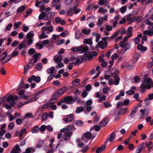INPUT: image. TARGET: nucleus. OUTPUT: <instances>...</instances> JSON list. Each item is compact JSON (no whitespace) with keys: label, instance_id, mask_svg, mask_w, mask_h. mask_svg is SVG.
I'll use <instances>...</instances> for the list:
<instances>
[{"label":"nucleus","instance_id":"1","mask_svg":"<svg viewBox=\"0 0 153 153\" xmlns=\"http://www.w3.org/2000/svg\"><path fill=\"white\" fill-rule=\"evenodd\" d=\"M79 47L80 48L79 53H85L84 54V56L85 58V60L90 61L93 58L94 56H96L97 54V53L96 52L90 53L89 51H88L89 48L87 46H81Z\"/></svg>","mask_w":153,"mask_h":153},{"label":"nucleus","instance_id":"2","mask_svg":"<svg viewBox=\"0 0 153 153\" xmlns=\"http://www.w3.org/2000/svg\"><path fill=\"white\" fill-rule=\"evenodd\" d=\"M152 84V80L150 78L147 79H145L143 83L142 84L141 86H144L147 89H150L151 87Z\"/></svg>","mask_w":153,"mask_h":153},{"label":"nucleus","instance_id":"3","mask_svg":"<svg viewBox=\"0 0 153 153\" xmlns=\"http://www.w3.org/2000/svg\"><path fill=\"white\" fill-rule=\"evenodd\" d=\"M96 135V133L92 134L90 132H87L83 135V136L82 138V140L84 141V137L88 140H90L94 138Z\"/></svg>","mask_w":153,"mask_h":153},{"label":"nucleus","instance_id":"4","mask_svg":"<svg viewBox=\"0 0 153 153\" xmlns=\"http://www.w3.org/2000/svg\"><path fill=\"white\" fill-rule=\"evenodd\" d=\"M53 27L52 25H50L49 27H43L41 30V31L45 32V33L49 34L53 32Z\"/></svg>","mask_w":153,"mask_h":153},{"label":"nucleus","instance_id":"5","mask_svg":"<svg viewBox=\"0 0 153 153\" xmlns=\"http://www.w3.org/2000/svg\"><path fill=\"white\" fill-rule=\"evenodd\" d=\"M64 134L63 136V138L65 141L69 140L72 134V132L71 131H65Z\"/></svg>","mask_w":153,"mask_h":153},{"label":"nucleus","instance_id":"6","mask_svg":"<svg viewBox=\"0 0 153 153\" xmlns=\"http://www.w3.org/2000/svg\"><path fill=\"white\" fill-rule=\"evenodd\" d=\"M115 132L116 131L114 132L107 137L105 142V145H106L108 141L111 142L114 140L115 137Z\"/></svg>","mask_w":153,"mask_h":153},{"label":"nucleus","instance_id":"7","mask_svg":"<svg viewBox=\"0 0 153 153\" xmlns=\"http://www.w3.org/2000/svg\"><path fill=\"white\" fill-rule=\"evenodd\" d=\"M147 145L146 143H143L139 146L136 150V153H140L146 147Z\"/></svg>","mask_w":153,"mask_h":153},{"label":"nucleus","instance_id":"8","mask_svg":"<svg viewBox=\"0 0 153 153\" xmlns=\"http://www.w3.org/2000/svg\"><path fill=\"white\" fill-rule=\"evenodd\" d=\"M74 116L73 114H71L69 115H68L66 118H63V119L65 123H67L68 122H70L72 120L74 119Z\"/></svg>","mask_w":153,"mask_h":153},{"label":"nucleus","instance_id":"9","mask_svg":"<svg viewBox=\"0 0 153 153\" xmlns=\"http://www.w3.org/2000/svg\"><path fill=\"white\" fill-rule=\"evenodd\" d=\"M63 100L67 104H70L72 101L74 100L72 96L66 97L64 98Z\"/></svg>","mask_w":153,"mask_h":153},{"label":"nucleus","instance_id":"10","mask_svg":"<svg viewBox=\"0 0 153 153\" xmlns=\"http://www.w3.org/2000/svg\"><path fill=\"white\" fill-rule=\"evenodd\" d=\"M122 47H123V49L124 50V51L123 52H122V51H121L120 53L121 54H123L125 52L130 48L131 45L129 42H128L126 44H125V43H124V44ZM123 50L122 49V51Z\"/></svg>","mask_w":153,"mask_h":153},{"label":"nucleus","instance_id":"11","mask_svg":"<svg viewBox=\"0 0 153 153\" xmlns=\"http://www.w3.org/2000/svg\"><path fill=\"white\" fill-rule=\"evenodd\" d=\"M55 15V13L53 12H50L47 13H45L46 16L45 17V20H49L53 18Z\"/></svg>","mask_w":153,"mask_h":153},{"label":"nucleus","instance_id":"12","mask_svg":"<svg viewBox=\"0 0 153 153\" xmlns=\"http://www.w3.org/2000/svg\"><path fill=\"white\" fill-rule=\"evenodd\" d=\"M97 45L102 49H103L107 46V42H103L102 41H100L98 42Z\"/></svg>","mask_w":153,"mask_h":153},{"label":"nucleus","instance_id":"13","mask_svg":"<svg viewBox=\"0 0 153 153\" xmlns=\"http://www.w3.org/2000/svg\"><path fill=\"white\" fill-rule=\"evenodd\" d=\"M140 112L141 113V115L143 117H141V118H143L144 117L146 116L148 114V109L145 108L143 109H140Z\"/></svg>","mask_w":153,"mask_h":153},{"label":"nucleus","instance_id":"14","mask_svg":"<svg viewBox=\"0 0 153 153\" xmlns=\"http://www.w3.org/2000/svg\"><path fill=\"white\" fill-rule=\"evenodd\" d=\"M55 22L56 23H60L62 25H65L66 22L64 20H62L59 17H57L56 18Z\"/></svg>","mask_w":153,"mask_h":153},{"label":"nucleus","instance_id":"15","mask_svg":"<svg viewBox=\"0 0 153 153\" xmlns=\"http://www.w3.org/2000/svg\"><path fill=\"white\" fill-rule=\"evenodd\" d=\"M18 98V96L16 95L13 96L12 95L9 96L7 99V101L8 102H10L11 100L14 101L16 100Z\"/></svg>","mask_w":153,"mask_h":153},{"label":"nucleus","instance_id":"16","mask_svg":"<svg viewBox=\"0 0 153 153\" xmlns=\"http://www.w3.org/2000/svg\"><path fill=\"white\" fill-rule=\"evenodd\" d=\"M108 122V119L106 118H104L102 120V121L100 123L99 125L100 127H103L106 125Z\"/></svg>","mask_w":153,"mask_h":153},{"label":"nucleus","instance_id":"17","mask_svg":"<svg viewBox=\"0 0 153 153\" xmlns=\"http://www.w3.org/2000/svg\"><path fill=\"white\" fill-rule=\"evenodd\" d=\"M62 56L61 55L58 56L56 55L54 57V60L56 64L59 63L62 61Z\"/></svg>","mask_w":153,"mask_h":153},{"label":"nucleus","instance_id":"18","mask_svg":"<svg viewBox=\"0 0 153 153\" xmlns=\"http://www.w3.org/2000/svg\"><path fill=\"white\" fill-rule=\"evenodd\" d=\"M74 126L72 125H70L68 126L66 128H64L60 130L62 132H64L66 131H68V130H71L73 129Z\"/></svg>","mask_w":153,"mask_h":153},{"label":"nucleus","instance_id":"19","mask_svg":"<svg viewBox=\"0 0 153 153\" xmlns=\"http://www.w3.org/2000/svg\"><path fill=\"white\" fill-rule=\"evenodd\" d=\"M76 8L75 6H74L73 7L70 8L69 10H68L67 13L68 15L70 16H71L75 13V10Z\"/></svg>","mask_w":153,"mask_h":153},{"label":"nucleus","instance_id":"20","mask_svg":"<svg viewBox=\"0 0 153 153\" xmlns=\"http://www.w3.org/2000/svg\"><path fill=\"white\" fill-rule=\"evenodd\" d=\"M59 96H60L59 95L57 92H56L53 94L50 99V100L51 101H54L53 102H56L57 100V98Z\"/></svg>","mask_w":153,"mask_h":153},{"label":"nucleus","instance_id":"21","mask_svg":"<svg viewBox=\"0 0 153 153\" xmlns=\"http://www.w3.org/2000/svg\"><path fill=\"white\" fill-rule=\"evenodd\" d=\"M99 61L101 62V65L103 67H105L107 65V63L106 61H105L103 58L100 57Z\"/></svg>","mask_w":153,"mask_h":153},{"label":"nucleus","instance_id":"22","mask_svg":"<svg viewBox=\"0 0 153 153\" xmlns=\"http://www.w3.org/2000/svg\"><path fill=\"white\" fill-rule=\"evenodd\" d=\"M106 145H105V143L104 145L102 146L101 147H98L96 151V153H99L101 152L105 149Z\"/></svg>","mask_w":153,"mask_h":153},{"label":"nucleus","instance_id":"23","mask_svg":"<svg viewBox=\"0 0 153 153\" xmlns=\"http://www.w3.org/2000/svg\"><path fill=\"white\" fill-rule=\"evenodd\" d=\"M114 78L115 80V82L114 83V84L116 85H117L119 83L120 80V77L117 75H116L114 76Z\"/></svg>","mask_w":153,"mask_h":153},{"label":"nucleus","instance_id":"24","mask_svg":"<svg viewBox=\"0 0 153 153\" xmlns=\"http://www.w3.org/2000/svg\"><path fill=\"white\" fill-rule=\"evenodd\" d=\"M26 8V7L25 6H22L17 8L16 12L18 13L23 12L25 10Z\"/></svg>","mask_w":153,"mask_h":153},{"label":"nucleus","instance_id":"25","mask_svg":"<svg viewBox=\"0 0 153 153\" xmlns=\"http://www.w3.org/2000/svg\"><path fill=\"white\" fill-rule=\"evenodd\" d=\"M66 90V88L65 87H63L59 89L56 92L60 96H61L64 92Z\"/></svg>","mask_w":153,"mask_h":153},{"label":"nucleus","instance_id":"26","mask_svg":"<svg viewBox=\"0 0 153 153\" xmlns=\"http://www.w3.org/2000/svg\"><path fill=\"white\" fill-rule=\"evenodd\" d=\"M51 103H48L45 104L44 105L41 106L39 108L38 110L41 109H43L44 108H47L51 106Z\"/></svg>","mask_w":153,"mask_h":153},{"label":"nucleus","instance_id":"27","mask_svg":"<svg viewBox=\"0 0 153 153\" xmlns=\"http://www.w3.org/2000/svg\"><path fill=\"white\" fill-rule=\"evenodd\" d=\"M7 52H5L0 55V60H3L5 59L7 56Z\"/></svg>","mask_w":153,"mask_h":153},{"label":"nucleus","instance_id":"28","mask_svg":"<svg viewBox=\"0 0 153 153\" xmlns=\"http://www.w3.org/2000/svg\"><path fill=\"white\" fill-rule=\"evenodd\" d=\"M129 38L127 36L124 37L123 39V41H121L120 42L119 45L121 47H122L124 43L127 40V39Z\"/></svg>","mask_w":153,"mask_h":153},{"label":"nucleus","instance_id":"29","mask_svg":"<svg viewBox=\"0 0 153 153\" xmlns=\"http://www.w3.org/2000/svg\"><path fill=\"white\" fill-rule=\"evenodd\" d=\"M41 31L42 33L41 35L39 36V38L41 39H43L48 38V36L45 34V32H44L43 31Z\"/></svg>","mask_w":153,"mask_h":153},{"label":"nucleus","instance_id":"30","mask_svg":"<svg viewBox=\"0 0 153 153\" xmlns=\"http://www.w3.org/2000/svg\"><path fill=\"white\" fill-rule=\"evenodd\" d=\"M103 22V18L102 17H100L99 18L98 22L97 23V26L100 27L102 25V23Z\"/></svg>","mask_w":153,"mask_h":153},{"label":"nucleus","instance_id":"31","mask_svg":"<svg viewBox=\"0 0 153 153\" xmlns=\"http://www.w3.org/2000/svg\"><path fill=\"white\" fill-rule=\"evenodd\" d=\"M83 42L85 43L91 45L92 44V42L91 39H85L83 40Z\"/></svg>","mask_w":153,"mask_h":153},{"label":"nucleus","instance_id":"32","mask_svg":"<svg viewBox=\"0 0 153 153\" xmlns=\"http://www.w3.org/2000/svg\"><path fill=\"white\" fill-rule=\"evenodd\" d=\"M46 3L45 0H42L39 2L40 7H42V9L41 10V11H42L45 9L43 7Z\"/></svg>","mask_w":153,"mask_h":153},{"label":"nucleus","instance_id":"33","mask_svg":"<svg viewBox=\"0 0 153 153\" xmlns=\"http://www.w3.org/2000/svg\"><path fill=\"white\" fill-rule=\"evenodd\" d=\"M85 59V58L84 59L83 58H81L80 59H77L76 60L75 63L77 64H80Z\"/></svg>","mask_w":153,"mask_h":153},{"label":"nucleus","instance_id":"34","mask_svg":"<svg viewBox=\"0 0 153 153\" xmlns=\"http://www.w3.org/2000/svg\"><path fill=\"white\" fill-rule=\"evenodd\" d=\"M55 68L54 67H51L47 71V72L48 74H52L54 72Z\"/></svg>","mask_w":153,"mask_h":153},{"label":"nucleus","instance_id":"35","mask_svg":"<svg viewBox=\"0 0 153 153\" xmlns=\"http://www.w3.org/2000/svg\"><path fill=\"white\" fill-rule=\"evenodd\" d=\"M33 59H31L30 60V61L29 62L30 64L31 65H30V67H32L33 65L36 62H37L38 61V60L37 59H34V60L33 62Z\"/></svg>","mask_w":153,"mask_h":153},{"label":"nucleus","instance_id":"36","mask_svg":"<svg viewBox=\"0 0 153 153\" xmlns=\"http://www.w3.org/2000/svg\"><path fill=\"white\" fill-rule=\"evenodd\" d=\"M46 16L45 13L42 12L39 16V19L40 20H42L44 19L45 20V17Z\"/></svg>","mask_w":153,"mask_h":153},{"label":"nucleus","instance_id":"37","mask_svg":"<svg viewBox=\"0 0 153 153\" xmlns=\"http://www.w3.org/2000/svg\"><path fill=\"white\" fill-rule=\"evenodd\" d=\"M76 109L77 110L76 111V113H80L84 111L83 107L82 106L77 107Z\"/></svg>","mask_w":153,"mask_h":153},{"label":"nucleus","instance_id":"38","mask_svg":"<svg viewBox=\"0 0 153 153\" xmlns=\"http://www.w3.org/2000/svg\"><path fill=\"white\" fill-rule=\"evenodd\" d=\"M127 110V108H122L120 109L118 111L119 114H124Z\"/></svg>","mask_w":153,"mask_h":153},{"label":"nucleus","instance_id":"39","mask_svg":"<svg viewBox=\"0 0 153 153\" xmlns=\"http://www.w3.org/2000/svg\"><path fill=\"white\" fill-rule=\"evenodd\" d=\"M39 130V128L37 126H35L32 129L31 131L33 133H37Z\"/></svg>","mask_w":153,"mask_h":153},{"label":"nucleus","instance_id":"40","mask_svg":"<svg viewBox=\"0 0 153 153\" xmlns=\"http://www.w3.org/2000/svg\"><path fill=\"white\" fill-rule=\"evenodd\" d=\"M119 31L118 30L117 32H115L113 35L110 37V39H113L114 38L116 37L119 35Z\"/></svg>","mask_w":153,"mask_h":153},{"label":"nucleus","instance_id":"41","mask_svg":"<svg viewBox=\"0 0 153 153\" xmlns=\"http://www.w3.org/2000/svg\"><path fill=\"white\" fill-rule=\"evenodd\" d=\"M127 9V7L126 6H124L121 8L120 9V11L121 13H124L126 11Z\"/></svg>","mask_w":153,"mask_h":153},{"label":"nucleus","instance_id":"42","mask_svg":"<svg viewBox=\"0 0 153 153\" xmlns=\"http://www.w3.org/2000/svg\"><path fill=\"white\" fill-rule=\"evenodd\" d=\"M152 0H141V4H143L144 3H146L147 4L149 3L152 2Z\"/></svg>","mask_w":153,"mask_h":153},{"label":"nucleus","instance_id":"43","mask_svg":"<svg viewBox=\"0 0 153 153\" xmlns=\"http://www.w3.org/2000/svg\"><path fill=\"white\" fill-rule=\"evenodd\" d=\"M35 78V75H32L31 77L27 79V81L29 83L32 82L33 81H34V79Z\"/></svg>","mask_w":153,"mask_h":153},{"label":"nucleus","instance_id":"44","mask_svg":"<svg viewBox=\"0 0 153 153\" xmlns=\"http://www.w3.org/2000/svg\"><path fill=\"white\" fill-rule=\"evenodd\" d=\"M32 12V10L30 8L28 10L26 11V14L25 15V17H27L28 15L31 14Z\"/></svg>","mask_w":153,"mask_h":153},{"label":"nucleus","instance_id":"45","mask_svg":"<svg viewBox=\"0 0 153 153\" xmlns=\"http://www.w3.org/2000/svg\"><path fill=\"white\" fill-rule=\"evenodd\" d=\"M101 127L100 126L94 125L92 128L90 129V130H91L94 128L95 130L96 131H98L100 130Z\"/></svg>","mask_w":153,"mask_h":153},{"label":"nucleus","instance_id":"46","mask_svg":"<svg viewBox=\"0 0 153 153\" xmlns=\"http://www.w3.org/2000/svg\"><path fill=\"white\" fill-rule=\"evenodd\" d=\"M112 28L111 25H106L105 26V29L107 31H110L112 30Z\"/></svg>","mask_w":153,"mask_h":153},{"label":"nucleus","instance_id":"47","mask_svg":"<svg viewBox=\"0 0 153 153\" xmlns=\"http://www.w3.org/2000/svg\"><path fill=\"white\" fill-rule=\"evenodd\" d=\"M30 65H31L29 63L27 65H26L24 67V73L25 74L28 71V68H31V67H30Z\"/></svg>","mask_w":153,"mask_h":153},{"label":"nucleus","instance_id":"48","mask_svg":"<svg viewBox=\"0 0 153 153\" xmlns=\"http://www.w3.org/2000/svg\"><path fill=\"white\" fill-rule=\"evenodd\" d=\"M107 2V0H100L98 3L99 5H103L106 4Z\"/></svg>","mask_w":153,"mask_h":153},{"label":"nucleus","instance_id":"49","mask_svg":"<svg viewBox=\"0 0 153 153\" xmlns=\"http://www.w3.org/2000/svg\"><path fill=\"white\" fill-rule=\"evenodd\" d=\"M44 141L41 140L39 142L36 146V148H40L44 144Z\"/></svg>","mask_w":153,"mask_h":153},{"label":"nucleus","instance_id":"50","mask_svg":"<svg viewBox=\"0 0 153 153\" xmlns=\"http://www.w3.org/2000/svg\"><path fill=\"white\" fill-rule=\"evenodd\" d=\"M90 31L91 30L90 29L87 30L86 29H84L82 30V32L88 35L89 34Z\"/></svg>","mask_w":153,"mask_h":153},{"label":"nucleus","instance_id":"51","mask_svg":"<svg viewBox=\"0 0 153 153\" xmlns=\"http://www.w3.org/2000/svg\"><path fill=\"white\" fill-rule=\"evenodd\" d=\"M42 66H43L42 63H39L37 65L36 68L38 70H40L42 68Z\"/></svg>","mask_w":153,"mask_h":153},{"label":"nucleus","instance_id":"52","mask_svg":"<svg viewBox=\"0 0 153 153\" xmlns=\"http://www.w3.org/2000/svg\"><path fill=\"white\" fill-rule=\"evenodd\" d=\"M26 132V129L25 128L22 129L19 134V135L20 136H21L22 134L25 133Z\"/></svg>","mask_w":153,"mask_h":153},{"label":"nucleus","instance_id":"53","mask_svg":"<svg viewBox=\"0 0 153 153\" xmlns=\"http://www.w3.org/2000/svg\"><path fill=\"white\" fill-rule=\"evenodd\" d=\"M81 33L79 31H77L75 33V38L77 39H79L81 36Z\"/></svg>","mask_w":153,"mask_h":153},{"label":"nucleus","instance_id":"54","mask_svg":"<svg viewBox=\"0 0 153 153\" xmlns=\"http://www.w3.org/2000/svg\"><path fill=\"white\" fill-rule=\"evenodd\" d=\"M140 56V53H136L134 56V60L136 61L137 60Z\"/></svg>","mask_w":153,"mask_h":153},{"label":"nucleus","instance_id":"55","mask_svg":"<svg viewBox=\"0 0 153 153\" xmlns=\"http://www.w3.org/2000/svg\"><path fill=\"white\" fill-rule=\"evenodd\" d=\"M35 52V50L32 48L30 49L28 51V53L29 54H33Z\"/></svg>","mask_w":153,"mask_h":153},{"label":"nucleus","instance_id":"56","mask_svg":"<svg viewBox=\"0 0 153 153\" xmlns=\"http://www.w3.org/2000/svg\"><path fill=\"white\" fill-rule=\"evenodd\" d=\"M36 46L37 48L39 49H41L42 48L43 46L39 42L36 44Z\"/></svg>","mask_w":153,"mask_h":153},{"label":"nucleus","instance_id":"57","mask_svg":"<svg viewBox=\"0 0 153 153\" xmlns=\"http://www.w3.org/2000/svg\"><path fill=\"white\" fill-rule=\"evenodd\" d=\"M34 34H33L29 32L27 35L26 37L27 38H32Z\"/></svg>","mask_w":153,"mask_h":153},{"label":"nucleus","instance_id":"58","mask_svg":"<svg viewBox=\"0 0 153 153\" xmlns=\"http://www.w3.org/2000/svg\"><path fill=\"white\" fill-rule=\"evenodd\" d=\"M57 64H58L56 66V68H62L64 66V65L61 62Z\"/></svg>","mask_w":153,"mask_h":153},{"label":"nucleus","instance_id":"59","mask_svg":"<svg viewBox=\"0 0 153 153\" xmlns=\"http://www.w3.org/2000/svg\"><path fill=\"white\" fill-rule=\"evenodd\" d=\"M46 126L45 125H43L40 128H39V130L41 132H43L45 131L46 129Z\"/></svg>","mask_w":153,"mask_h":153},{"label":"nucleus","instance_id":"60","mask_svg":"<svg viewBox=\"0 0 153 153\" xmlns=\"http://www.w3.org/2000/svg\"><path fill=\"white\" fill-rule=\"evenodd\" d=\"M22 28L23 29V31L25 32L27 31L29 29L28 27L26 26L25 25H24L22 26Z\"/></svg>","mask_w":153,"mask_h":153},{"label":"nucleus","instance_id":"61","mask_svg":"<svg viewBox=\"0 0 153 153\" xmlns=\"http://www.w3.org/2000/svg\"><path fill=\"white\" fill-rule=\"evenodd\" d=\"M76 125L78 126H81L83 125V123L82 121L78 120L77 121Z\"/></svg>","mask_w":153,"mask_h":153},{"label":"nucleus","instance_id":"62","mask_svg":"<svg viewBox=\"0 0 153 153\" xmlns=\"http://www.w3.org/2000/svg\"><path fill=\"white\" fill-rule=\"evenodd\" d=\"M88 95V93L87 91L85 90H84L83 91L82 94V97L83 98L85 97L86 96Z\"/></svg>","mask_w":153,"mask_h":153},{"label":"nucleus","instance_id":"63","mask_svg":"<svg viewBox=\"0 0 153 153\" xmlns=\"http://www.w3.org/2000/svg\"><path fill=\"white\" fill-rule=\"evenodd\" d=\"M103 104L104 105L105 107V108H108L109 107H111V105L108 102H105L103 103Z\"/></svg>","mask_w":153,"mask_h":153},{"label":"nucleus","instance_id":"64","mask_svg":"<svg viewBox=\"0 0 153 153\" xmlns=\"http://www.w3.org/2000/svg\"><path fill=\"white\" fill-rule=\"evenodd\" d=\"M126 93L127 94L132 95L135 92L132 90H130L126 91Z\"/></svg>","mask_w":153,"mask_h":153}]
</instances>
